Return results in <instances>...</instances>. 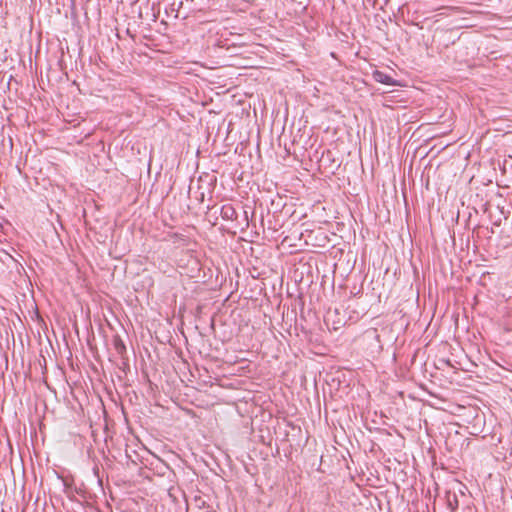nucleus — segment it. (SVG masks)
I'll return each mask as SVG.
<instances>
[{
  "instance_id": "obj_4",
  "label": "nucleus",
  "mask_w": 512,
  "mask_h": 512,
  "mask_svg": "<svg viewBox=\"0 0 512 512\" xmlns=\"http://www.w3.org/2000/svg\"><path fill=\"white\" fill-rule=\"evenodd\" d=\"M114 347L118 354L122 355L126 351L125 344L120 338L114 339Z\"/></svg>"
},
{
  "instance_id": "obj_2",
  "label": "nucleus",
  "mask_w": 512,
  "mask_h": 512,
  "mask_svg": "<svg viewBox=\"0 0 512 512\" xmlns=\"http://www.w3.org/2000/svg\"><path fill=\"white\" fill-rule=\"evenodd\" d=\"M221 217L226 220H233L236 218V210L232 205H224L221 208Z\"/></svg>"
},
{
  "instance_id": "obj_3",
  "label": "nucleus",
  "mask_w": 512,
  "mask_h": 512,
  "mask_svg": "<svg viewBox=\"0 0 512 512\" xmlns=\"http://www.w3.org/2000/svg\"><path fill=\"white\" fill-rule=\"evenodd\" d=\"M373 77L379 83L386 84V85H393L394 84L392 78L389 75H387V74H385L383 72L375 71L374 74H373Z\"/></svg>"
},
{
  "instance_id": "obj_5",
  "label": "nucleus",
  "mask_w": 512,
  "mask_h": 512,
  "mask_svg": "<svg viewBox=\"0 0 512 512\" xmlns=\"http://www.w3.org/2000/svg\"><path fill=\"white\" fill-rule=\"evenodd\" d=\"M169 237L173 242H177V241L186 242L185 238L178 233H172L169 235Z\"/></svg>"
},
{
  "instance_id": "obj_1",
  "label": "nucleus",
  "mask_w": 512,
  "mask_h": 512,
  "mask_svg": "<svg viewBox=\"0 0 512 512\" xmlns=\"http://www.w3.org/2000/svg\"><path fill=\"white\" fill-rule=\"evenodd\" d=\"M446 505L451 512L458 509V497L455 492L447 491L445 494Z\"/></svg>"
}]
</instances>
